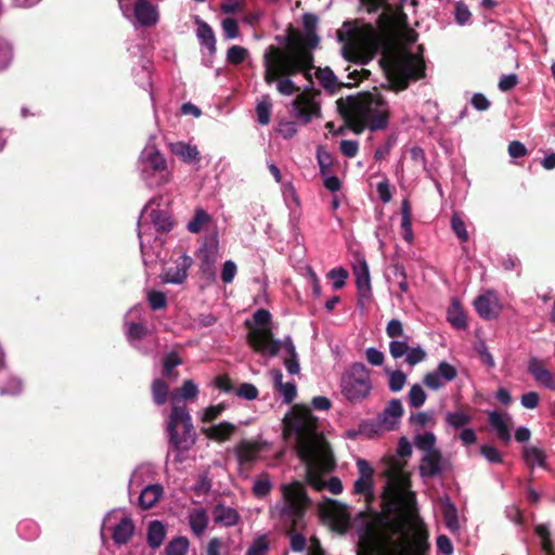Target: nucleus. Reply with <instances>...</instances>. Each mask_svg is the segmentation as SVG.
Listing matches in <instances>:
<instances>
[{
  "label": "nucleus",
  "instance_id": "nucleus-1",
  "mask_svg": "<svg viewBox=\"0 0 555 555\" xmlns=\"http://www.w3.org/2000/svg\"><path fill=\"white\" fill-rule=\"evenodd\" d=\"M412 454V444L401 437L397 456L382 460L383 474L387 479L384 499L392 517H384L380 539L391 545L400 555H420L427 548L426 535L416 513V499L410 490V477L405 472L404 459Z\"/></svg>",
  "mask_w": 555,
  "mask_h": 555
},
{
  "label": "nucleus",
  "instance_id": "nucleus-2",
  "mask_svg": "<svg viewBox=\"0 0 555 555\" xmlns=\"http://www.w3.org/2000/svg\"><path fill=\"white\" fill-rule=\"evenodd\" d=\"M312 62V53L301 46L285 49L269 46L262 57L266 83L274 85L281 95L296 94L292 102V115L301 125H308L321 117L320 91L305 89L299 92L300 88L293 79L297 74H304L305 77L310 78V72L313 69Z\"/></svg>",
  "mask_w": 555,
  "mask_h": 555
},
{
  "label": "nucleus",
  "instance_id": "nucleus-3",
  "mask_svg": "<svg viewBox=\"0 0 555 555\" xmlns=\"http://www.w3.org/2000/svg\"><path fill=\"white\" fill-rule=\"evenodd\" d=\"M285 427L287 437L295 441L297 455L306 465L307 481L317 490L326 487L333 494L341 493L339 478L332 477L327 482L322 479L323 474L334 468V459L324 437L317 431V418L311 410L294 406Z\"/></svg>",
  "mask_w": 555,
  "mask_h": 555
},
{
  "label": "nucleus",
  "instance_id": "nucleus-4",
  "mask_svg": "<svg viewBox=\"0 0 555 555\" xmlns=\"http://www.w3.org/2000/svg\"><path fill=\"white\" fill-rule=\"evenodd\" d=\"M282 501L270 506L271 517H276L285 527V534L289 538L291 548L302 552L307 545L305 512L309 498L305 487L294 481L281 485Z\"/></svg>",
  "mask_w": 555,
  "mask_h": 555
},
{
  "label": "nucleus",
  "instance_id": "nucleus-5",
  "mask_svg": "<svg viewBox=\"0 0 555 555\" xmlns=\"http://www.w3.org/2000/svg\"><path fill=\"white\" fill-rule=\"evenodd\" d=\"M270 322V312L266 309H258L253 315V322H245L249 330L247 335L248 344L256 352L261 354L274 357L282 353L287 372L291 375L299 374L300 364L293 340L289 336L283 340L274 339Z\"/></svg>",
  "mask_w": 555,
  "mask_h": 555
},
{
  "label": "nucleus",
  "instance_id": "nucleus-6",
  "mask_svg": "<svg viewBox=\"0 0 555 555\" xmlns=\"http://www.w3.org/2000/svg\"><path fill=\"white\" fill-rule=\"evenodd\" d=\"M338 37L343 42V56L359 64H366L374 57L380 41L379 31L360 21L345 22Z\"/></svg>",
  "mask_w": 555,
  "mask_h": 555
},
{
  "label": "nucleus",
  "instance_id": "nucleus-7",
  "mask_svg": "<svg viewBox=\"0 0 555 555\" xmlns=\"http://www.w3.org/2000/svg\"><path fill=\"white\" fill-rule=\"evenodd\" d=\"M350 118L357 133L365 128L371 131L383 130L388 126V103L379 93L362 94L350 101Z\"/></svg>",
  "mask_w": 555,
  "mask_h": 555
},
{
  "label": "nucleus",
  "instance_id": "nucleus-8",
  "mask_svg": "<svg viewBox=\"0 0 555 555\" xmlns=\"http://www.w3.org/2000/svg\"><path fill=\"white\" fill-rule=\"evenodd\" d=\"M420 54H414L405 48H398L386 59L390 81L397 90H403L411 80H417L425 74V63L422 57V46L418 47Z\"/></svg>",
  "mask_w": 555,
  "mask_h": 555
},
{
  "label": "nucleus",
  "instance_id": "nucleus-9",
  "mask_svg": "<svg viewBox=\"0 0 555 555\" xmlns=\"http://www.w3.org/2000/svg\"><path fill=\"white\" fill-rule=\"evenodd\" d=\"M155 137L151 135L138 159V171L141 180L150 189L160 188L171 180L167 159L155 145Z\"/></svg>",
  "mask_w": 555,
  "mask_h": 555
},
{
  "label": "nucleus",
  "instance_id": "nucleus-10",
  "mask_svg": "<svg viewBox=\"0 0 555 555\" xmlns=\"http://www.w3.org/2000/svg\"><path fill=\"white\" fill-rule=\"evenodd\" d=\"M167 433L171 448L178 452L177 461L182 462L180 453L191 450L196 442L192 418L185 405H172L167 421Z\"/></svg>",
  "mask_w": 555,
  "mask_h": 555
},
{
  "label": "nucleus",
  "instance_id": "nucleus-11",
  "mask_svg": "<svg viewBox=\"0 0 555 555\" xmlns=\"http://www.w3.org/2000/svg\"><path fill=\"white\" fill-rule=\"evenodd\" d=\"M157 199H151L142 209L138 220V236L140 240V248L144 263L150 257L146 246L153 236L152 229L157 233H166L172 229L173 222L168 211L158 208Z\"/></svg>",
  "mask_w": 555,
  "mask_h": 555
},
{
  "label": "nucleus",
  "instance_id": "nucleus-12",
  "mask_svg": "<svg viewBox=\"0 0 555 555\" xmlns=\"http://www.w3.org/2000/svg\"><path fill=\"white\" fill-rule=\"evenodd\" d=\"M386 335L390 338L389 353L393 359L405 357V362L414 366L426 359V351L422 346H410V336L405 334L403 323L391 319L386 325Z\"/></svg>",
  "mask_w": 555,
  "mask_h": 555
},
{
  "label": "nucleus",
  "instance_id": "nucleus-13",
  "mask_svg": "<svg viewBox=\"0 0 555 555\" xmlns=\"http://www.w3.org/2000/svg\"><path fill=\"white\" fill-rule=\"evenodd\" d=\"M373 383L369 369L363 363H353L341 375L340 391L350 403H360L371 395Z\"/></svg>",
  "mask_w": 555,
  "mask_h": 555
},
{
  "label": "nucleus",
  "instance_id": "nucleus-14",
  "mask_svg": "<svg viewBox=\"0 0 555 555\" xmlns=\"http://www.w3.org/2000/svg\"><path fill=\"white\" fill-rule=\"evenodd\" d=\"M120 511H111L103 519L101 537L104 541V528L108 526L115 545L127 544L134 534V524L131 517L122 515Z\"/></svg>",
  "mask_w": 555,
  "mask_h": 555
},
{
  "label": "nucleus",
  "instance_id": "nucleus-15",
  "mask_svg": "<svg viewBox=\"0 0 555 555\" xmlns=\"http://www.w3.org/2000/svg\"><path fill=\"white\" fill-rule=\"evenodd\" d=\"M400 8L399 13L396 14L392 10V7L387 3L386 0H360L361 4L366 8L367 12H375L378 9L383 8L384 12L379 15L378 22L379 27L383 31L388 30L393 25H400L406 18L405 14L402 12V4L405 0H399Z\"/></svg>",
  "mask_w": 555,
  "mask_h": 555
},
{
  "label": "nucleus",
  "instance_id": "nucleus-16",
  "mask_svg": "<svg viewBox=\"0 0 555 555\" xmlns=\"http://www.w3.org/2000/svg\"><path fill=\"white\" fill-rule=\"evenodd\" d=\"M130 7L129 17L134 25L143 27L155 26L159 21L157 7L150 0H137L133 4L126 0Z\"/></svg>",
  "mask_w": 555,
  "mask_h": 555
},
{
  "label": "nucleus",
  "instance_id": "nucleus-17",
  "mask_svg": "<svg viewBox=\"0 0 555 555\" xmlns=\"http://www.w3.org/2000/svg\"><path fill=\"white\" fill-rule=\"evenodd\" d=\"M356 464L359 477L353 482V493L370 502L374 498V469L364 459H358Z\"/></svg>",
  "mask_w": 555,
  "mask_h": 555
},
{
  "label": "nucleus",
  "instance_id": "nucleus-18",
  "mask_svg": "<svg viewBox=\"0 0 555 555\" xmlns=\"http://www.w3.org/2000/svg\"><path fill=\"white\" fill-rule=\"evenodd\" d=\"M457 376V370L455 366L447 361H441L435 371L428 372L423 383L429 389L438 390L444 386V384L452 382Z\"/></svg>",
  "mask_w": 555,
  "mask_h": 555
},
{
  "label": "nucleus",
  "instance_id": "nucleus-19",
  "mask_svg": "<svg viewBox=\"0 0 555 555\" xmlns=\"http://www.w3.org/2000/svg\"><path fill=\"white\" fill-rule=\"evenodd\" d=\"M474 307L480 318L485 320L496 319L501 312V304L494 291H487L479 295L475 301Z\"/></svg>",
  "mask_w": 555,
  "mask_h": 555
},
{
  "label": "nucleus",
  "instance_id": "nucleus-20",
  "mask_svg": "<svg viewBox=\"0 0 555 555\" xmlns=\"http://www.w3.org/2000/svg\"><path fill=\"white\" fill-rule=\"evenodd\" d=\"M488 422L491 429L495 433L499 440L503 443H509L512 439V429L514 426L513 417L508 413L498 411L488 412Z\"/></svg>",
  "mask_w": 555,
  "mask_h": 555
},
{
  "label": "nucleus",
  "instance_id": "nucleus-21",
  "mask_svg": "<svg viewBox=\"0 0 555 555\" xmlns=\"http://www.w3.org/2000/svg\"><path fill=\"white\" fill-rule=\"evenodd\" d=\"M449 467V461L443 459L440 451L423 454L420 464V474L424 478L440 475Z\"/></svg>",
  "mask_w": 555,
  "mask_h": 555
},
{
  "label": "nucleus",
  "instance_id": "nucleus-22",
  "mask_svg": "<svg viewBox=\"0 0 555 555\" xmlns=\"http://www.w3.org/2000/svg\"><path fill=\"white\" fill-rule=\"evenodd\" d=\"M262 451V444L254 440H242L235 447V454L240 465L250 466L258 461Z\"/></svg>",
  "mask_w": 555,
  "mask_h": 555
},
{
  "label": "nucleus",
  "instance_id": "nucleus-23",
  "mask_svg": "<svg viewBox=\"0 0 555 555\" xmlns=\"http://www.w3.org/2000/svg\"><path fill=\"white\" fill-rule=\"evenodd\" d=\"M528 372L541 386L555 391V376L538 358H531L528 362Z\"/></svg>",
  "mask_w": 555,
  "mask_h": 555
},
{
  "label": "nucleus",
  "instance_id": "nucleus-24",
  "mask_svg": "<svg viewBox=\"0 0 555 555\" xmlns=\"http://www.w3.org/2000/svg\"><path fill=\"white\" fill-rule=\"evenodd\" d=\"M273 387L282 396L284 403L289 404L297 396V387L294 382H283V373L279 369L269 372Z\"/></svg>",
  "mask_w": 555,
  "mask_h": 555
},
{
  "label": "nucleus",
  "instance_id": "nucleus-25",
  "mask_svg": "<svg viewBox=\"0 0 555 555\" xmlns=\"http://www.w3.org/2000/svg\"><path fill=\"white\" fill-rule=\"evenodd\" d=\"M192 263V259L189 256L183 255L181 262L176 267L167 268L162 274V281L164 283L181 284L188 276V270Z\"/></svg>",
  "mask_w": 555,
  "mask_h": 555
},
{
  "label": "nucleus",
  "instance_id": "nucleus-26",
  "mask_svg": "<svg viewBox=\"0 0 555 555\" xmlns=\"http://www.w3.org/2000/svg\"><path fill=\"white\" fill-rule=\"evenodd\" d=\"M218 257V243H211L205 245L198 251V258L201 260V271L204 275L211 279L215 275L214 264Z\"/></svg>",
  "mask_w": 555,
  "mask_h": 555
},
{
  "label": "nucleus",
  "instance_id": "nucleus-27",
  "mask_svg": "<svg viewBox=\"0 0 555 555\" xmlns=\"http://www.w3.org/2000/svg\"><path fill=\"white\" fill-rule=\"evenodd\" d=\"M236 426L230 422L223 421L210 427L202 428V433L208 438L219 443L229 440L235 433Z\"/></svg>",
  "mask_w": 555,
  "mask_h": 555
},
{
  "label": "nucleus",
  "instance_id": "nucleus-28",
  "mask_svg": "<svg viewBox=\"0 0 555 555\" xmlns=\"http://www.w3.org/2000/svg\"><path fill=\"white\" fill-rule=\"evenodd\" d=\"M169 150L185 164H197L201 159L197 147L185 142L170 143Z\"/></svg>",
  "mask_w": 555,
  "mask_h": 555
},
{
  "label": "nucleus",
  "instance_id": "nucleus-29",
  "mask_svg": "<svg viewBox=\"0 0 555 555\" xmlns=\"http://www.w3.org/2000/svg\"><path fill=\"white\" fill-rule=\"evenodd\" d=\"M194 22L197 26L196 29V36L199 40V42L205 46L210 54L216 53V37L214 34L212 28L203 20H201L198 16L194 17Z\"/></svg>",
  "mask_w": 555,
  "mask_h": 555
},
{
  "label": "nucleus",
  "instance_id": "nucleus-30",
  "mask_svg": "<svg viewBox=\"0 0 555 555\" xmlns=\"http://www.w3.org/2000/svg\"><path fill=\"white\" fill-rule=\"evenodd\" d=\"M214 521L224 527L235 526L240 519L238 513L233 507L218 504L214 508Z\"/></svg>",
  "mask_w": 555,
  "mask_h": 555
},
{
  "label": "nucleus",
  "instance_id": "nucleus-31",
  "mask_svg": "<svg viewBox=\"0 0 555 555\" xmlns=\"http://www.w3.org/2000/svg\"><path fill=\"white\" fill-rule=\"evenodd\" d=\"M356 275V284L361 296H367L371 292V279L369 266L364 259H361L359 263L353 268Z\"/></svg>",
  "mask_w": 555,
  "mask_h": 555
},
{
  "label": "nucleus",
  "instance_id": "nucleus-32",
  "mask_svg": "<svg viewBox=\"0 0 555 555\" xmlns=\"http://www.w3.org/2000/svg\"><path fill=\"white\" fill-rule=\"evenodd\" d=\"M441 513L446 527L453 533L460 529V521L457 516L456 506L450 501L448 496L441 499Z\"/></svg>",
  "mask_w": 555,
  "mask_h": 555
},
{
  "label": "nucleus",
  "instance_id": "nucleus-33",
  "mask_svg": "<svg viewBox=\"0 0 555 555\" xmlns=\"http://www.w3.org/2000/svg\"><path fill=\"white\" fill-rule=\"evenodd\" d=\"M189 525L194 535L202 537L209 522L208 514L204 508H196L189 514Z\"/></svg>",
  "mask_w": 555,
  "mask_h": 555
},
{
  "label": "nucleus",
  "instance_id": "nucleus-34",
  "mask_svg": "<svg viewBox=\"0 0 555 555\" xmlns=\"http://www.w3.org/2000/svg\"><path fill=\"white\" fill-rule=\"evenodd\" d=\"M163 495V487L159 483L144 487L139 496V504L143 509L153 507Z\"/></svg>",
  "mask_w": 555,
  "mask_h": 555
},
{
  "label": "nucleus",
  "instance_id": "nucleus-35",
  "mask_svg": "<svg viewBox=\"0 0 555 555\" xmlns=\"http://www.w3.org/2000/svg\"><path fill=\"white\" fill-rule=\"evenodd\" d=\"M403 414V408L399 399H392L385 408L380 415V422L388 428L400 418Z\"/></svg>",
  "mask_w": 555,
  "mask_h": 555
},
{
  "label": "nucleus",
  "instance_id": "nucleus-36",
  "mask_svg": "<svg viewBox=\"0 0 555 555\" xmlns=\"http://www.w3.org/2000/svg\"><path fill=\"white\" fill-rule=\"evenodd\" d=\"M165 537L166 529L162 521L153 520L149 524L146 539L147 544L152 548H158L163 544Z\"/></svg>",
  "mask_w": 555,
  "mask_h": 555
},
{
  "label": "nucleus",
  "instance_id": "nucleus-37",
  "mask_svg": "<svg viewBox=\"0 0 555 555\" xmlns=\"http://www.w3.org/2000/svg\"><path fill=\"white\" fill-rule=\"evenodd\" d=\"M210 215L202 208H197L193 218L188 222L186 229L191 233H198L203 228L210 222Z\"/></svg>",
  "mask_w": 555,
  "mask_h": 555
},
{
  "label": "nucleus",
  "instance_id": "nucleus-38",
  "mask_svg": "<svg viewBox=\"0 0 555 555\" xmlns=\"http://www.w3.org/2000/svg\"><path fill=\"white\" fill-rule=\"evenodd\" d=\"M414 444L424 454L439 451L436 448V437L433 433L418 434L415 437Z\"/></svg>",
  "mask_w": 555,
  "mask_h": 555
},
{
  "label": "nucleus",
  "instance_id": "nucleus-39",
  "mask_svg": "<svg viewBox=\"0 0 555 555\" xmlns=\"http://www.w3.org/2000/svg\"><path fill=\"white\" fill-rule=\"evenodd\" d=\"M448 321L453 327L463 330L467 326L466 315L456 301L448 309Z\"/></svg>",
  "mask_w": 555,
  "mask_h": 555
},
{
  "label": "nucleus",
  "instance_id": "nucleus-40",
  "mask_svg": "<svg viewBox=\"0 0 555 555\" xmlns=\"http://www.w3.org/2000/svg\"><path fill=\"white\" fill-rule=\"evenodd\" d=\"M315 75L324 89L331 92H334L337 89V78L331 68H319L315 72Z\"/></svg>",
  "mask_w": 555,
  "mask_h": 555
},
{
  "label": "nucleus",
  "instance_id": "nucleus-41",
  "mask_svg": "<svg viewBox=\"0 0 555 555\" xmlns=\"http://www.w3.org/2000/svg\"><path fill=\"white\" fill-rule=\"evenodd\" d=\"M385 373L389 377L388 386L392 392H399L403 389L406 383V375L402 371L385 369Z\"/></svg>",
  "mask_w": 555,
  "mask_h": 555
},
{
  "label": "nucleus",
  "instance_id": "nucleus-42",
  "mask_svg": "<svg viewBox=\"0 0 555 555\" xmlns=\"http://www.w3.org/2000/svg\"><path fill=\"white\" fill-rule=\"evenodd\" d=\"M282 195L286 206L293 211L300 206L299 197L291 182L282 184Z\"/></svg>",
  "mask_w": 555,
  "mask_h": 555
},
{
  "label": "nucleus",
  "instance_id": "nucleus-43",
  "mask_svg": "<svg viewBox=\"0 0 555 555\" xmlns=\"http://www.w3.org/2000/svg\"><path fill=\"white\" fill-rule=\"evenodd\" d=\"M271 100L269 95H263L262 99L257 103L256 113L257 119L260 125H268L271 115Z\"/></svg>",
  "mask_w": 555,
  "mask_h": 555
},
{
  "label": "nucleus",
  "instance_id": "nucleus-44",
  "mask_svg": "<svg viewBox=\"0 0 555 555\" xmlns=\"http://www.w3.org/2000/svg\"><path fill=\"white\" fill-rule=\"evenodd\" d=\"M189 548V541L184 537L171 540L166 546V555H185Z\"/></svg>",
  "mask_w": 555,
  "mask_h": 555
},
{
  "label": "nucleus",
  "instance_id": "nucleus-45",
  "mask_svg": "<svg viewBox=\"0 0 555 555\" xmlns=\"http://www.w3.org/2000/svg\"><path fill=\"white\" fill-rule=\"evenodd\" d=\"M446 420L448 425L456 429L472 422L470 415L462 411L448 412L446 415Z\"/></svg>",
  "mask_w": 555,
  "mask_h": 555
},
{
  "label": "nucleus",
  "instance_id": "nucleus-46",
  "mask_svg": "<svg viewBox=\"0 0 555 555\" xmlns=\"http://www.w3.org/2000/svg\"><path fill=\"white\" fill-rule=\"evenodd\" d=\"M390 272L393 275V279L398 282V287L401 294H405L409 292V285L406 282V273L405 269L400 263H395L389 268Z\"/></svg>",
  "mask_w": 555,
  "mask_h": 555
},
{
  "label": "nucleus",
  "instance_id": "nucleus-47",
  "mask_svg": "<svg viewBox=\"0 0 555 555\" xmlns=\"http://www.w3.org/2000/svg\"><path fill=\"white\" fill-rule=\"evenodd\" d=\"M248 55L247 49L241 46H232L227 52V61L230 64L238 65L245 61Z\"/></svg>",
  "mask_w": 555,
  "mask_h": 555
},
{
  "label": "nucleus",
  "instance_id": "nucleus-48",
  "mask_svg": "<svg viewBox=\"0 0 555 555\" xmlns=\"http://www.w3.org/2000/svg\"><path fill=\"white\" fill-rule=\"evenodd\" d=\"M408 399L411 406L420 408L426 401V393L422 386L414 384L409 391Z\"/></svg>",
  "mask_w": 555,
  "mask_h": 555
},
{
  "label": "nucleus",
  "instance_id": "nucleus-49",
  "mask_svg": "<svg viewBox=\"0 0 555 555\" xmlns=\"http://www.w3.org/2000/svg\"><path fill=\"white\" fill-rule=\"evenodd\" d=\"M272 489V483L268 477V475H262L258 479L255 480L253 485V492L257 498H263L270 493Z\"/></svg>",
  "mask_w": 555,
  "mask_h": 555
},
{
  "label": "nucleus",
  "instance_id": "nucleus-50",
  "mask_svg": "<svg viewBox=\"0 0 555 555\" xmlns=\"http://www.w3.org/2000/svg\"><path fill=\"white\" fill-rule=\"evenodd\" d=\"M13 59L12 46L4 39L0 38V72L7 69Z\"/></svg>",
  "mask_w": 555,
  "mask_h": 555
},
{
  "label": "nucleus",
  "instance_id": "nucleus-51",
  "mask_svg": "<svg viewBox=\"0 0 555 555\" xmlns=\"http://www.w3.org/2000/svg\"><path fill=\"white\" fill-rule=\"evenodd\" d=\"M153 399L160 405L166 402L168 396V386L160 379H155L152 385Z\"/></svg>",
  "mask_w": 555,
  "mask_h": 555
},
{
  "label": "nucleus",
  "instance_id": "nucleus-52",
  "mask_svg": "<svg viewBox=\"0 0 555 555\" xmlns=\"http://www.w3.org/2000/svg\"><path fill=\"white\" fill-rule=\"evenodd\" d=\"M525 460L528 465L534 466H543L544 465V454L543 452L535 447H528L525 449Z\"/></svg>",
  "mask_w": 555,
  "mask_h": 555
},
{
  "label": "nucleus",
  "instance_id": "nucleus-53",
  "mask_svg": "<svg viewBox=\"0 0 555 555\" xmlns=\"http://www.w3.org/2000/svg\"><path fill=\"white\" fill-rule=\"evenodd\" d=\"M268 548L267 535L262 534L253 541L245 555H266Z\"/></svg>",
  "mask_w": 555,
  "mask_h": 555
},
{
  "label": "nucleus",
  "instance_id": "nucleus-54",
  "mask_svg": "<svg viewBox=\"0 0 555 555\" xmlns=\"http://www.w3.org/2000/svg\"><path fill=\"white\" fill-rule=\"evenodd\" d=\"M327 276L333 281V288L337 291L345 286L346 280L348 278V271L343 267H338L332 269Z\"/></svg>",
  "mask_w": 555,
  "mask_h": 555
},
{
  "label": "nucleus",
  "instance_id": "nucleus-55",
  "mask_svg": "<svg viewBox=\"0 0 555 555\" xmlns=\"http://www.w3.org/2000/svg\"><path fill=\"white\" fill-rule=\"evenodd\" d=\"M451 228L454 232V234L462 241L467 242L468 241V233L466 231L465 222L463 219L457 215L453 214L451 218Z\"/></svg>",
  "mask_w": 555,
  "mask_h": 555
},
{
  "label": "nucleus",
  "instance_id": "nucleus-56",
  "mask_svg": "<svg viewBox=\"0 0 555 555\" xmlns=\"http://www.w3.org/2000/svg\"><path fill=\"white\" fill-rule=\"evenodd\" d=\"M147 333V328L141 323H129L127 330V337L130 344L143 338Z\"/></svg>",
  "mask_w": 555,
  "mask_h": 555
},
{
  "label": "nucleus",
  "instance_id": "nucleus-57",
  "mask_svg": "<svg viewBox=\"0 0 555 555\" xmlns=\"http://www.w3.org/2000/svg\"><path fill=\"white\" fill-rule=\"evenodd\" d=\"M176 392H179L180 397L185 400H193L198 393V388L193 380L186 379L183 382L181 388L177 389Z\"/></svg>",
  "mask_w": 555,
  "mask_h": 555
},
{
  "label": "nucleus",
  "instance_id": "nucleus-58",
  "mask_svg": "<svg viewBox=\"0 0 555 555\" xmlns=\"http://www.w3.org/2000/svg\"><path fill=\"white\" fill-rule=\"evenodd\" d=\"M225 410V404L219 403L217 405H210L204 410L202 413L201 420L206 423H210L218 418L222 412Z\"/></svg>",
  "mask_w": 555,
  "mask_h": 555
},
{
  "label": "nucleus",
  "instance_id": "nucleus-59",
  "mask_svg": "<svg viewBox=\"0 0 555 555\" xmlns=\"http://www.w3.org/2000/svg\"><path fill=\"white\" fill-rule=\"evenodd\" d=\"M237 272V267L234 261L227 260L223 263L222 271H221V280L224 284H230L233 282L235 275Z\"/></svg>",
  "mask_w": 555,
  "mask_h": 555
},
{
  "label": "nucleus",
  "instance_id": "nucleus-60",
  "mask_svg": "<svg viewBox=\"0 0 555 555\" xmlns=\"http://www.w3.org/2000/svg\"><path fill=\"white\" fill-rule=\"evenodd\" d=\"M222 30L225 39H235L238 36V24L234 18H225L222 21Z\"/></svg>",
  "mask_w": 555,
  "mask_h": 555
},
{
  "label": "nucleus",
  "instance_id": "nucleus-61",
  "mask_svg": "<svg viewBox=\"0 0 555 555\" xmlns=\"http://www.w3.org/2000/svg\"><path fill=\"white\" fill-rule=\"evenodd\" d=\"M480 453L490 463H501L502 455L496 448L491 444H483L480 447Z\"/></svg>",
  "mask_w": 555,
  "mask_h": 555
},
{
  "label": "nucleus",
  "instance_id": "nucleus-62",
  "mask_svg": "<svg viewBox=\"0 0 555 555\" xmlns=\"http://www.w3.org/2000/svg\"><path fill=\"white\" fill-rule=\"evenodd\" d=\"M147 300L153 310L162 309L166 306V296L163 292L151 291L147 294Z\"/></svg>",
  "mask_w": 555,
  "mask_h": 555
},
{
  "label": "nucleus",
  "instance_id": "nucleus-63",
  "mask_svg": "<svg viewBox=\"0 0 555 555\" xmlns=\"http://www.w3.org/2000/svg\"><path fill=\"white\" fill-rule=\"evenodd\" d=\"M22 391V382L18 378L12 377L8 379L4 386L0 388L1 395H18Z\"/></svg>",
  "mask_w": 555,
  "mask_h": 555
},
{
  "label": "nucleus",
  "instance_id": "nucleus-64",
  "mask_svg": "<svg viewBox=\"0 0 555 555\" xmlns=\"http://www.w3.org/2000/svg\"><path fill=\"white\" fill-rule=\"evenodd\" d=\"M236 395L246 400H254L258 397V389L253 384L244 383L237 389Z\"/></svg>",
  "mask_w": 555,
  "mask_h": 555
}]
</instances>
